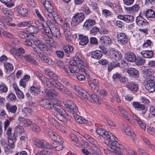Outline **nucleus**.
Here are the masks:
<instances>
[{
    "instance_id": "17",
    "label": "nucleus",
    "mask_w": 155,
    "mask_h": 155,
    "mask_svg": "<svg viewBox=\"0 0 155 155\" xmlns=\"http://www.w3.org/2000/svg\"><path fill=\"white\" fill-rule=\"evenodd\" d=\"M10 52L15 58H19L22 57L21 55L25 53V51L22 48H20L18 49L13 48L11 49Z\"/></svg>"
},
{
    "instance_id": "6",
    "label": "nucleus",
    "mask_w": 155,
    "mask_h": 155,
    "mask_svg": "<svg viewBox=\"0 0 155 155\" xmlns=\"http://www.w3.org/2000/svg\"><path fill=\"white\" fill-rule=\"evenodd\" d=\"M11 132L12 129L9 127L7 131L6 134L8 135V146L12 148L14 147V143L15 142L16 138L14 134H12Z\"/></svg>"
},
{
    "instance_id": "61",
    "label": "nucleus",
    "mask_w": 155,
    "mask_h": 155,
    "mask_svg": "<svg viewBox=\"0 0 155 155\" xmlns=\"http://www.w3.org/2000/svg\"><path fill=\"white\" fill-rule=\"evenodd\" d=\"M143 71L144 74L148 77L151 76L153 73V71L150 69H145Z\"/></svg>"
},
{
    "instance_id": "21",
    "label": "nucleus",
    "mask_w": 155,
    "mask_h": 155,
    "mask_svg": "<svg viewBox=\"0 0 155 155\" xmlns=\"http://www.w3.org/2000/svg\"><path fill=\"white\" fill-rule=\"evenodd\" d=\"M117 18L127 23L132 22L134 20V17L132 15H118Z\"/></svg>"
},
{
    "instance_id": "11",
    "label": "nucleus",
    "mask_w": 155,
    "mask_h": 155,
    "mask_svg": "<svg viewBox=\"0 0 155 155\" xmlns=\"http://www.w3.org/2000/svg\"><path fill=\"white\" fill-rule=\"evenodd\" d=\"M64 70L68 75L73 76L75 73L79 71V69L77 67L66 65Z\"/></svg>"
},
{
    "instance_id": "30",
    "label": "nucleus",
    "mask_w": 155,
    "mask_h": 155,
    "mask_svg": "<svg viewBox=\"0 0 155 155\" xmlns=\"http://www.w3.org/2000/svg\"><path fill=\"white\" fill-rule=\"evenodd\" d=\"M38 55L40 58L44 62L48 64H52V61L50 58L47 57L42 52H41L38 54Z\"/></svg>"
},
{
    "instance_id": "36",
    "label": "nucleus",
    "mask_w": 155,
    "mask_h": 155,
    "mask_svg": "<svg viewBox=\"0 0 155 155\" xmlns=\"http://www.w3.org/2000/svg\"><path fill=\"white\" fill-rule=\"evenodd\" d=\"M79 38L80 40L79 44L82 45H86L88 42V39L87 36H83L82 35H80Z\"/></svg>"
},
{
    "instance_id": "32",
    "label": "nucleus",
    "mask_w": 155,
    "mask_h": 155,
    "mask_svg": "<svg viewBox=\"0 0 155 155\" xmlns=\"http://www.w3.org/2000/svg\"><path fill=\"white\" fill-rule=\"evenodd\" d=\"M141 54L144 58H151L153 55V52L151 50L143 51Z\"/></svg>"
},
{
    "instance_id": "3",
    "label": "nucleus",
    "mask_w": 155,
    "mask_h": 155,
    "mask_svg": "<svg viewBox=\"0 0 155 155\" xmlns=\"http://www.w3.org/2000/svg\"><path fill=\"white\" fill-rule=\"evenodd\" d=\"M65 108L70 112H72L74 114L78 113V112L77 107L74 102L73 101L68 100L66 102L64 103Z\"/></svg>"
},
{
    "instance_id": "13",
    "label": "nucleus",
    "mask_w": 155,
    "mask_h": 155,
    "mask_svg": "<svg viewBox=\"0 0 155 155\" xmlns=\"http://www.w3.org/2000/svg\"><path fill=\"white\" fill-rule=\"evenodd\" d=\"M54 88H56L60 91L62 92L70 97H73V95L71 91L66 87H64L63 85L61 83H58V85H56Z\"/></svg>"
},
{
    "instance_id": "15",
    "label": "nucleus",
    "mask_w": 155,
    "mask_h": 155,
    "mask_svg": "<svg viewBox=\"0 0 155 155\" xmlns=\"http://www.w3.org/2000/svg\"><path fill=\"white\" fill-rule=\"evenodd\" d=\"M40 104L45 108L48 110H52L53 111L54 110V105L51 104L48 100L42 99L39 101Z\"/></svg>"
},
{
    "instance_id": "19",
    "label": "nucleus",
    "mask_w": 155,
    "mask_h": 155,
    "mask_svg": "<svg viewBox=\"0 0 155 155\" xmlns=\"http://www.w3.org/2000/svg\"><path fill=\"white\" fill-rule=\"evenodd\" d=\"M118 140L117 138H116L114 135H112V138L110 139V141L111 143V146H110V148L111 149H114L115 148H121L120 147L121 146L118 143Z\"/></svg>"
},
{
    "instance_id": "10",
    "label": "nucleus",
    "mask_w": 155,
    "mask_h": 155,
    "mask_svg": "<svg viewBox=\"0 0 155 155\" xmlns=\"http://www.w3.org/2000/svg\"><path fill=\"white\" fill-rule=\"evenodd\" d=\"M145 87L146 89L150 92L155 91V83L154 81L150 79L145 81Z\"/></svg>"
},
{
    "instance_id": "55",
    "label": "nucleus",
    "mask_w": 155,
    "mask_h": 155,
    "mask_svg": "<svg viewBox=\"0 0 155 155\" xmlns=\"http://www.w3.org/2000/svg\"><path fill=\"white\" fill-rule=\"evenodd\" d=\"M3 36L5 38L12 39L14 38L13 35L6 31H4L2 32Z\"/></svg>"
},
{
    "instance_id": "47",
    "label": "nucleus",
    "mask_w": 155,
    "mask_h": 155,
    "mask_svg": "<svg viewBox=\"0 0 155 155\" xmlns=\"http://www.w3.org/2000/svg\"><path fill=\"white\" fill-rule=\"evenodd\" d=\"M73 49V47L69 45H66L63 47V50L66 53L68 54L71 53Z\"/></svg>"
},
{
    "instance_id": "20",
    "label": "nucleus",
    "mask_w": 155,
    "mask_h": 155,
    "mask_svg": "<svg viewBox=\"0 0 155 155\" xmlns=\"http://www.w3.org/2000/svg\"><path fill=\"white\" fill-rule=\"evenodd\" d=\"M83 136L92 144L93 146H92L91 147H95V148H99L100 146L97 144L96 141L91 137L89 135L85 134Z\"/></svg>"
},
{
    "instance_id": "51",
    "label": "nucleus",
    "mask_w": 155,
    "mask_h": 155,
    "mask_svg": "<svg viewBox=\"0 0 155 155\" xmlns=\"http://www.w3.org/2000/svg\"><path fill=\"white\" fill-rule=\"evenodd\" d=\"M8 91V88L6 85L3 84L0 85V94L6 93Z\"/></svg>"
},
{
    "instance_id": "24",
    "label": "nucleus",
    "mask_w": 155,
    "mask_h": 155,
    "mask_svg": "<svg viewBox=\"0 0 155 155\" xmlns=\"http://www.w3.org/2000/svg\"><path fill=\"white\" fill-rule=\"evenodd\" d=\"M124 58L127 61L134 62H135L136 57L134 53L131 52H128L124 54Z\"/></svg>"
},
{
    "instance_id": "1",
    "label": "nucleus",
    "mask_w": 155,
    "mask_h": 155,
    "mask_svg": "<svg viewBox=\"0 0 155 155\" xmlns=\"http://www.w3.org/2000/svg\"><path fill=\"white\" fill-rule=\"evenodd\" d=\"M61 103L59 101L58 103H54V110L52 114L60 120L65 121L64 116L66 114V111L60 106Z\"/></svg>"
},
{
    "instance_id": "31",
    "label": "nucleus",
    "mask_w": 155,
    "mask_h": 155,
    "mask_svg": "<svg viewBox=\"0 0 155 155\" xmlns=\"http://www.w3.org/2000/svg\"><path fill=\"white\" fill-rule=\"evenodd\" d=\"M73 116L76 121L79 123L81 124H87L88 122V121L84 117L80 116L76 113L74 114Z\"/></svg>"
},
{
    "instance_id": "35",
    "label": "nucleus",
    "mask_w": 155,
    "mask_h": 155,
    "mask_svg": "<svg viewBox=\"0 0 155 155\" xmlns=\"http://www.w3.org/2000/svg\"><path fill=\"white\" fill-rule=\"evenodd\" d=\"M48 120L49 123L53 126H55L58 129H60V128L63 129L64 128V127L62 125H58V122L55 120L53 118L48 117Z\"/></svg>"
},
{
    "instance_id": "42",
    "label": "nucleus",
    "mask_w": 155,
    "mask_h": 155,
    "mask_svg": "<svg viewBox=\"0 0 155 155\" xmlns=\"http://www.w3.org/2000/svg\"><path fill=\"white\" fill-rule=\"evenodd\" d=\"M38 31V28L34 25H32L31 23L28 25V31L31 34L37 33Z\"/></svg>"
},
{
    "instance_id": "43",
    "label": "nucleus",
    "mask_w": 155,
    "mask_h": 155,
    "mask_svg": "<svg viewBox=\"0 0 155 155\" xmlns=\"http://www.w3.org/2000/svg\"><path fill=\"white\" fill-rule=\"evenodd\" d=\"M81 10L84 14V15H87L90 14L91 11L90 10L89 7L85 5H83L81 7Z\"/></svg>"
},
{
    "instance_id": "5",
    "label": "nucleus",
    "mask_w": 155,
    "mask_h": 155,
    "mask_svg": "<svg viewBox=\"0 0 155 155\" xmlns=\"http://www.w3.org/2000/svg\"><path fill=\"white\" fill-rule=\"evenodd\" d=\"M33 141L34 144L39 148L50 149L51 147V144L44 140H40L35 138L34 139Z\"/></svg>"
},
{
    "instance_id": "26",
    "label": "nucleus",
    "mask_w": 155,
    "mask_h": 155,
    "mask_svg": "<svg viewBox=\"0 0 155 155\" xmlns=\"http://www.w3.org/2000/svg\"><path fill=\"white\" fill-rule=\"evenodd\" d=\"M127 72L129 75L135 78H138L139 76V72L136 68H129L127 70Z\"/></svg>"
},
{
    "instance_id": "18",
    "label": "nucleus",
    "mask_w": 155,
    "mask_h": 155,
    "mask_svg": "<svg viewBox=\"0 0 155 155\" xmlns=\"http://www.w3.org/2000/svg\"><path fill=\"white\" fill-rule=\"evenodd\" d=\"M74 59L79 67H85L86 66L83 58L79 53H76L74 57Z\"/></svg>"
},
{
    "instance_id": "9",
    "label": "nucleus",
    "mask_w": 155,
    "mask_h": 155,
    "mask_svg": "<svg viewBox=\"0 0 155 155\" xmlns=\"http://www.w3.org/2000/svg\"><path fill=\"white\" fill-rule=\"evenodd\" d=\"M46 133L52 140L55 141L53 143V144L61 142L59 136L52 130L48 129L46 131Z\"/></svg>"
},
{
    "instance_id": "54",
    "label": "nucleus",
    "mask_w": 155,
    "mask_h": 155,
    "mask_svg": "<svg viewBox=\"0 0 155 155\" xmlns=\"http://www.w3.org/2000/svg\"><path fill=\"white\" fill-rule=\"evenodd\" d=\"M31 127V129L33 131L38 132L41 131V129L39 127L34 123L32 124Z\"/></svg>"
},
{
    "instance_id": "22",
    "label": "nucleus",
    "mask_w": 155,
    "mask_h": 155,
    "mask_svg": "<svg viewBox=\"0 0 155 155\" xmlns=\"http://www.w3.org/2000/svg\"><path fill=\"white\" fill-rule=\"evenodd\" d=\"M96 24L95 21L92 19H89L86 20L84 24L83 27L84 29L89 30Z\"/></svg>"
},
{
    "instance_id": "37",
    "label": "nucleus",
    "mask_w": 155,
    "mask_h": 155,
    "mask_svg": "<svg viewBox=\"0 0 155 155\" xmlns=\"http://www.w3.org/2000/svg\"><path fill=\"white\" fill-rule=\"evenodd\" d=\"M89 86L91 88L92 90L94 91L96 89L97 90V87L98 86V81L97 80L94 79L92 82L88 83Z\"/></svg>"
},
{
    "instance_id": "7",
    "label": "nucleus",
    "mask_w": 155,
    "mask_h": 155,
    "mask_svg": "<svg viewBox=\"0 0 155 155\" xmlns=\"http://www.w3.org/2000/svg\"><path fill=\"white\" fill-rule=\"evenodd\" d=\"M51 78L52 80L51 81V80L49 79V81H47L46 82V85L48 88H54L56 86V85H58V83H60L58 80V76L55 73L54 74H53Z\"/></svg>"
},
{
    "instance_id": "57",
    "label": "nucleus",
    "mask_w": 155,
    "mask_h": 155,
    "mask_svg": "<svg viewBox=\"0 0 155 155\" xmlns=\"http://www.w3.org/2000/svg\"><path fill=\"white\" fill-rule=\"evenodd\" d=\"M23 127L20 125L17 126L15 128V132L19 134L22 133L23 132L24 130Z\"/></svg>"
},
{
    "instance_id": "52",
    "label": "nucleus",
    "mask_w": 155,
    "mask_h": 155,
    "mask_svg": "<svg viewBox=\"0 0 155 155\" xmlns=\"http://www.w3.org/2000/svg\"><path fill=\"white\" fill-rule=\"evenodd\" d=\"M52 35L48 34L45 35L43 38V40L45 43H49L51 40Z\"/></svg>"
},
{
    "instance_id": "12",
    "label": "nucleus",
    "mask_w": 155,
    "mask_h": 155,
    "mask_svg": "<svg viewBox=\"0 0 155 155\" xmlns=\"http://www.w3.org/2000/svg\"><path fill=\"white\" fill-rule=\"evenodd\" d=\"M117 38L119 43L122 45L127 43L128 41L127 35L123 32L117 33Z\"/></svg>"
},
{
    "instance_id": "64",
    "label": "nucleus",
    "mask_w": 155,
    "mask_h": 155,
    "mask_svg": "<svg viewBox=\"0 0 155 155\" xmlns=\"http://www.w3.org/2000/svg\"><path fill=\"white\" fill-rule=\"evenodd\" d=\"M27 61L31 63L35 64H37V62L36 61L35 59L32 57V55L31 54L30 55H27Z\"/></svg>"
},
{
    "instance_id": "33",
    "label": "nucleus",
    "mask_w": 155,
    "mask_h": 155,
    "mask_svg": "<svg viewBox=\"0 0 155 155\" xmlns=\"http://www.w3.org/2000/svg\"><path fill=\"white\" fill-rule=\"evenodd\" d=\"M17 9L18 13L22 17H26L27 16L28 10L27 9L20 7H18Z\"/></svg>"
},
{
    "instance_id": "14",
    "label": "nucleus",
    "mask_w": 155,
    "mask_h": 155,
    "mask_svg": "<svg viewBox=\"0 0 155 155\" xmlns=\"http://www.w3.org/2000/svg\"><path fill=\"white\" fill-rule=\"evenodd\" d=\"M109 57L113 61H117L121 59L122 56L119 52L113 50L112 49L110 51Z\"/></svg>"
},
{
    "instance_id": "50",
    "label": "nucleus",
    "mask_w": 155,
    "mask_h": 155,
    "mask_svg": "<svg viewBox=\"0 0 155 155\" xmlns=\"http://www.w3.org/2000/svg\"><path fill=\"white\" fill-rule=\"evenodd\" d=\"M3 13L7 16L9 17L12 15V12L11 10L7 8H3L2 10Z\"/></svg>"
},
{
    "instance_id": "60",
    "label": "nucleus",
    "mask_w": 155,
    "mask_h": 155,
    "mask_svg": "<svg viewBox=\"0 0 155 155\" xmlns=\"http://www.w3.org/2000/svg\"><path fill=\"white\" fill-rule=\"evenodd\" d=\"M112 14L111 12L105 9L102 10V15L105 17H110L111 16Z\"/></svg>"
},
{
    "instance_id": "56",
    "label": "nucleus",
    "mask_w": 155,
    "mask_h": 155,
    "mask_svg": "<svg viewBox=\"0 0 155 155\" xmlns=\"http://www.w3.org/2000/svg\"><path fill=\"white\" fill-rule=\"evenodd\" d=\"M30 23V21H23L16 24V26L19 27H25L28 26Z\"/></svg>"
},
{
    "instance_id": "59",
    "label": "nucleus",
    "mask_w": 155,
    "mask_h": 155,
    "mask_svg": "<svg viewBox=\"0 0 155 155\" xmlns=\"http://www.w3.org/2000/svg\"><path fill=\"white\" fill-rule=\"evenodd\" d=\"M145 61V59L141 58H136L135 61L136 63L138 65H143Z\"/></svg>"
},
{
    "instance_id": "25",
    "label": "nucleus",
    "mask_w": 155,
    "mask_h": 155,
    "mask_svg": "<svg viewBox=\"0 0 155 155\" xmlns=\"http://www.w3.org/2000/svg\"><path fill=\"white\" fill-rule=\"evenodd\" d=\"M43 5L47 10V12H45V14L49 15L54 11L53 6L49 1H47L45 2V3H44Z\"/></svg>"
},
{
    "instance_id": "58",
    "label": "nucleus",
    "mask_w": 155,
    "mask_h": 155,
    "mask_svg": "<svg viewBox=\"0 0 155 155\" xmlns=\"http://www.w3.org/2000/svg\"><path fill=\"white\" fill-rule=\"evenodd\" d=\"M48 23H47V25L46 26H49L48 27H47V29H45V28L46 27V26H45V25H44V24H41V25L42 26V27L43 28H42L41 29H44V30L45 31V35H46L48 34L49 35H51V33L50 32V29H49V25L48 24Z\"/></svg>"
},
{
    "instance_id": "41",
    "label": "nucleus",
    "mask_w": 155,
    "mask_h": 155,
    "mask_svg": "<svg viewBox=\"0 0 155 155\" xmlns=\"http://www.w3.org/2000/svg\"><path fill=\"white\" fill-rule=\"evenodd\" d=\"M41 91L40 88H35L34 86H31L30 89V92L32 95L37 96Z\"/></svg>"
},
{
    "instance_id": "8",
    "label": "nucleus",
    "mask_w": 155,
    "mask_h": 155,
    "mask_svg": "<svg viewBox=\"0 0 155 155\" xmlns=\"http://www.w3.org/2000/svg\"><path fill=\"white\" fill-rule=\"evenodd\" d=\"M49 29L52 36H53L57 38H59L61 37L59 29L58 26L52 24V25H49Z\"/></svg>"
},
{
    "instance_id": "28",
    "label": "nucleus",
    "mask_w": 155,
    "mask_h": 155,
    "mask_svg": "<svg viewBox=\"0 0 155 155\" xmlns=\"http://www.w3.org/2000/svg\"><path fill=\"white\" fill-rule=\"evenodd\" d=\"M136 22L137 25L140 27L145 26L148 23L145 19L140 16H139L136 17Z\"/></svg>"
},
{
    "instance_id": "46",
    "label": "nucleus",
    "mask_w": 155,
    "mask_h": 155,
    "mask_svg": "<svg viewBox=\"0 0 155 155\" xmlns=\"http://www.w3.org/2000/svg\"><path fill=\"white\" fill-rule=\"evenodd\" d=\"M112 135L113 134L110 132L104 130L102 137L105 140L110 141V139L112 138Z\"/></svg>"
},
{
    "instance_id": "45",
    "label": "nucleus",
    "mask_w": 155,
    "mask_h": 155,
    "mask_svg": "<svg viewBox=\"0 0 155 155\" xmlns=\"http://www.w3.org/2000/svg\"><path fill=\"white\" fill-rule=\"evenodd\" d=\"M91 93H88L86 91L82 89L81 90V92L78 94L80 96L82 97L83 98L87 100L89 97Z\"/></svg>"
},
{
    "instance_id": "4",
    "label": "nucleus",
    "mask_w": 155,
    "mask_h": 155,
    "mask_svg": "<svg viewBox=\"0 0 155 155\" xmlns=\"http://www.w3.org/2000/svg\"><path fill=\"white\" fill-rule=\"evenodd\" d=\"M44 15L47 19V23L50 24V25L53 24L54 21L58 22L59 21H61V19H60L58 16L55 11L49 15L44 14Z\"/></svg>"
},
{
    "instance_id": "40",
    "label": "nucleus",
    "mask_w": 155,
    "mask_h": 155,
    "mask_svg": "<svg viewBox=\"0 0 155 155\" xmlns=\"http://www.w3.org/2000/svg\"><path fill=\"white\" fill-rule=\"evenodd\" d=\"M35 74L42 82H43L44 83H46L47 79L46 78V77L41 73L38 71H35Z\"/></svg>"
},
{
    "instance_id": "62",
    "label": "nucleus",
    "mask_w": 155,
    "mask_h": 155,
    "mask_svg": "<svg viewBox=\"0 0 155 155\" xmlns=\"http://www.w3.org/2000/svg\"><path fill=\"white\" fill-rule=\"evenodd\" d=\"M59 143L60 142L58 143V145L57 146H55L54 145V144L53 143L52 145H51V148L50 149L55 148V150L58 151H59L61 150L63 148V147L62 145H61V143Z\"/></svg>"
},
{
    "instance_id": "44",
    "label": "nucleus",
    "mask_w": 155,
    "mask_h": 155,
    "mask_svg": "<svg viewBox=\"0 0 155 155\" xmlns=\"http://www.w3.org/2000/svg\"><path fill=\"white\" fill-rule=\"evenodd\" d=\"M100 40L101 41V42L106 45L110 44L111 43V39L107 36H104L101 37L100 38Z\"/></svg>"
},
{
    "instance_id": "49",
    "label": "nucleus",
    "mask_w": 155,
    "mask_h": 155,
    "mask_svg": "<svg viewBox=\"0 0 155 155\" xmlns=\"http://www.w3.org/2000/svg\"><path fill=\"white\" fill-rule=\"evenodd\" d=\"M7 99L9 101L14 102L16 100V97L15 94L11 92L7 96Z\"/></svg>"
},
{
    "instance_id": "63",
    "label": "nucleus",
    "mask_w": 155,
    "mask_h": 155,
    "mask_svg": "<svg viewBox=\"0 0 155 155\" xmlns=\"http://www.w3.org/2000/svg\"><path fill=\"white\" fill-rule=\"evenodd\" d=\"M23 111L26 115L31 114L32 113V110L29 107H26L23 109Z\"/></svg>"
},
{
    "instance_id": "29",
    "label": "nucleus",
    "mask_w": 155,
    "mask_h": 155,
    "mask_svg": "<svg viewBox=\"0 0 155 155\" xmlns=\"http://www.w3.org/2000/svg\"><path fill=\"white\" fill-rule=\"evenodd\" d=\"M5 107L9 113L15 114L17 110V107L15 105H12L9 103H6Z\"/></svg>"
},
{
    "instance_id": "38",
    "label": "nucleus",
    "mask_w": 155,
    "mask_h": 155,
    "mask_svg": "<svg viewBox=\"0 0 155 155\" xmlns=\"http://www.w3.org/2000/svg\"><path fill=\"white\" fill-rule=\"evenodd\" d=\"M102 56V53L100 51H96L91 53V57L93 58L99 59Z\"/></svg>"
},
{
    "instance_id": "27",
    "label": "nucleus",
    "mask_w": 155,
    "mask_h": 155,
    "mask_svg": "<svg viewBox=\"0 0 155 155\" xmlns=\"http://www.w3.org/2000/svg\"><path fill=\"white\" fill-rule=\"evenodd\" d=\"M126 85L127 87L132 91H136L138 89V84L134 82H128Z\"/></svg>"
},
{
    "instance_id": "34",
    "label": "nucleus",
    "mask_w": 155,
    "mask_h": 155,
    "mask_svg": "<svg viewBox=\"0 0 155 155\" xmlns=\"http://www.w3.org/2000/svg\"><path fill=\"white\" fill-rule=\"evenodd\" d=\"M133 105L137 110H145V109L146 107L144 104H141L138 102H133Z\"/></svg>"
},
{
    "instance_id": "48",
    "label": "nucleus",
    "mask_w": 155,
    "mask_h": 155,
    "mask_svg": "<svg viewBox=\"0 0 155 155\" xmlns=\"http://www.w3.org/2000/svg\"><path fill=\"white\" fill-rule=\"evenodd\" d=\"M124 132L128 136H131V138L134 140L135 137V135L134 132L132 133L129 127H127L125 129Z\"/></svg>"
},
{
    "instance_id": "2",
    "label": "nucleus",
    "mask_w": 155,
    "mask_h": 155,
    "mask_svg": "<svg viewBox=\"0 0 155 155\" xmlns=\"http://www.w3.org/2000/svg\"><path fill=\"white\" fill-rule=\"evenodd\" d=\"M85 19L84 14L83 12L75 13L73 17L71 24L73 26L82 23Z\"/></svg>"
},
{
    "instance_id": "23",
    "label": "nucleus",
    "mask_w": 155,
    "mask_h": 155,
    "mask_svg": "<svg viewBox=\"0 0 155 155\" xmlns=\"http://www.w3.org/2000/svg\"><path fill=\"white\" fill-rule=\"evenodd\" d=\"M118 109L120 114L124 117L128 121L131 122V117L130 115L129 114L126 110L121 106H118Z\"/></svg>"
},
{
    "instance_id": "53",
    "label": "nucleus",
    "mask_w": 155,
    "mask_h": 155,
    "mask_svg": "<svg viewBox=\"0 0 155 155\" xmlns=\"http://www.w3.org/2000/svg\"><path fill=\"white\" fill-rule=\"evenodd\" d=\"M4 66L8 71H10L13 69V65L10 63L5 62L4 63Z\"/></svg>"
},
{
    "instance_id": "39",
    "label": "nucleus",
    "mask_w": 155,
    "mask_h": 155,
    "mask_svg": "<svg viewBox=\"0 0 155 155\" xmlns=\"http://www.w3.org/2000/svg\"><path fill=\"white\" fill-rule=\"evenodd\" d=\"M148 18H155V12L151 9H149L146 11L144 14Z\"/></svg>"
},
{
    "instance_id": "16",
    "label": "nucleus",
    "mask_w": 155,
    "mask_h": 155,
    "mask_svg": "<svg viewBox=\"0 0 155 155\" xmlns=\"http://www.w3.org/2000/svg\"><path fill=\"white\" fill-rule=\"evenodd\" d=\"M19 124L24 127H28L31 125L32 122L30 119H27L21 117H19L18 118Z\"/></svg>"
}]
</instances>
